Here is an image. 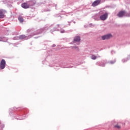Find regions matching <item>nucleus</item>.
<instances>
[{
    "label": "nucleus",
    "mask_w": 130,
    "mask_h": 130,
    "mask_svg": "<svg viewBox=\"0 0 130 130\" xmlns=\"http://www.w3.org/2000/svg\"><path fill=\"white\" fill-rule=\"evenodd\" d=\"M103 67H105V64H103Z\"/></svg>",
    "instance_id": "obj_13"
},
{
    "label": "nucleus",
    "mask_w": 130,
    "mask_h": 130,
    "mask_svg": "<svg viewBox=\"0 0 130 130\" xmlns=\"http://www.w3.org/2000/svg\"><path fill=\"white\" fill-rule=\"evenodd\" d=\"M74 41L76 42H80L81 41V38L80 36H76L74 38Z\"/></svg>",
    "instance_id": "obj_7"
},
{
    "label": "nucleus",
    "mask_w": 130,
    "mask_h": 130,
    "mask_svg": "<svg viewBox=\"0 0 130 130\" xmlns=\"http://www.w3.org/2000/svg\"><path fill=\"white\" fill-rule=\"evenodd\" d=\"M73 48H77V47H74Z\"/></svg>",
    "instance_id": "obj_12"
},
{
    "label": "nucleus",
    "mask_w": 130,
    "mask_h": 130,
    "mask_svg": "<svg viewBox=\"0 0 130 130\" xmlns=\"http://www.w3.org/2000/svg\"><path fill=\"white\" fill-rule=\"evenodd\" d=\"M108 17V14L105 13L104 15L100 16V19L102 21H105L107 17Z\"/></svg>",
    "instance_id": "obj_3"
},
{
    "label": "nucleus",
    "mask_w": 130,
    "mask_h": 130,
    "mask_svg": "<svg viewBox=\"0 0 130 130\" xmlns=\"http://www.w3.org/2000/svg\"><path fill=\"white\" fill-rule=\"evenodd\" d=\"M22 8L23 9H29V5L27 3H23L21 5Z\"/></svg>",
    "instance_id": "obj_6"
},
{
    "label": "nucleus",
    "mask_w": 130,
    "mask_h": 130,
    "mask_svg": "<svg viewBox=\"0 0 130 130\" xmlns=\"http://www.w3.org/2000/svg\"><path fill=\"white\" fill-rule=\"evenodd\" d=\"M6 11L4 10H0V18H5V13Z\"/></svg>",
    "instance_id": "obj_5"
},
{
    "label": "nucleus",
    "mask_w": 130,
    "mask_h": 130,
    "mask_svg": "<svg viewBox=\"0 0 130 130\" xmlns=\"http://www.w3.org/2000/svg\"><path fill=\"white\" fill-rule=\"evenodd\" d=\"M101 3V0H96L92 4V7H96L98 5H100Z\"/></svg>",
    "instance_id": "obj_4"
},
{
    "label": "nucleus",
    "mask_w": 130,
    "mask_h": 130,
    "mask_svg": "<svg viewBox=\"0 0 130 130\" xmlns=\"http://www.w3.org/2000/svg\"><path fill=\"white\" fill-rule=\"evenodd\" d=\"M25 38H26V36L25 35H21L19 37V39L23 40V39H25Z\"/></svg>",
    "instance_id": "obj_9"
},
{
    "label": "nucleus",
    "mask_w": 130,
    "mask_h": 130,
    "mask_svg": "<svg viewBox=\"0 0 130 130\" xmlns=\"http://www.w3.org/2000/svg\"><path fill=\"white\" fill-rule=\"evenodd\" d=\"M91 59H94V60H95V59H96V58H97V56H95V55H92L91 56Z\"/></svg>",
    "instance_id": "obj_10"
},
{
    "label": "nucleus",
    "mask_w": 130,
    "mask_h": 130,
    "mask_svg": "<svg viewBox=\"0 0 130 130\" xmlns=\"http://www.w3.org/2000/svg\"><path fill=\"white\" fill-rule=\"evenodd\" d=\"M115 127H117V128H120V126L118 125H116L115 126Z\"/></svg>",
    "instance_id": "obj_11"
},
{
    "label": "nucleus",
    "mask_w": 130,
    "mask_h": 130,
    "mask_svg": "<svg viewBox=\"0 0 130 130\" xmlns=\"http://www.w3.org/2000/svg\"><path fill=\"white\" fill-rule=\"evenodd\" d=\"M111 37H112V35H111V34H108L107 35L103 36L102 37V39L103 40H106V39H110V38H111Z\"/></svg>",
    "instance_id": "obj_2"
},
{
    "label": "nucleus",
    "mask_w": 130,
    "mask_h": 130,
    "mask_svg": "<svg viewBox=\"0 0 130 130\" xmlns=\"http://www.w3.org/2000/svg\"><path fill=\"white\" fill-rule=\"evenodd\" d=\"M6 68V60L5 59H2L0 62V69L1 70H4Z\"/></svg>",
    "instance_id": "obj_1"
},
{
    "label": "nucleus",
    "mask_w": 130,
    "mask_h": 130,
    "mask_svg": "<svg viewBox=\"0 0 130 130\" xmlns=\"http://www.w3.org/2000/svg\"><path fill=\"white\" fill-rule=\"evenodd\" d=\"M18 20L20 23H23L24 22V19H23L22 16H19Z\"/></svg>",
    "instance_id": "obj_8"
}]
</instances>
